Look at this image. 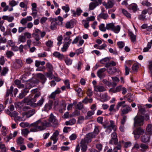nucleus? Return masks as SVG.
Returning a JSON list of instances; mask_svg holds the SVG:
<instances>
[{
    "mask_svg": "<svg viewBox=\"0 0 152 152\" xmlns=\"http://www.w3.org/2000/svg\"><path fill=\"white\" fill-rule=\"evenodd\" d=\"M51 126L50 123L46 121L40 119L37 121L31 124L30 126L37 127L39 131L45 129L47 127Z\"/></svg>",
    "mask_w": 152,
    "mask_h": 152,
    "instance_id": "nucleus-1",
    "label": "nucleus"
},
{
    "mask_svg": "<svg viewBox=\"0 0 152 152\" xmlns=\"http://www.w3.org/2000/svg\"><path fill=\"white\" fill-rule=\"evenodd\" d=\"M110 60V58L108 57H106L101 60L100 62L102 64H105V67L107 68L110 66H115L116 65V63L113 61L109 62Z\"/></svg>",
    "mask_w": 152,
    "mask_h": 152,
    "instance_id": "nucleus-2",
    "label": "nucleus"
},
{
    "mask_svg": "<svg viewBox=\"0 0 152 152\" xmlns=\"http://www.w3.org/2000/svg\"><path fill=\"white\" fill-rule=\"evenodd\" d=\"M134 127L141 126L143 124L144 119L142 117L136 116L134 118Z\"/></svg>",
    "mask_w": 152,
    "mask_h": 152,
    "instance_id": "nucleus-3",
    "label": "nucleus"
},
{
    "mask_svg": "<svg viewBox=\"0 0 152 152\" xmlns=\"http://www.w3.org/2000/svg\"><path fill=\"white\" fill-rule=\"evenodd\" d=\"M144 132V130L141 128L139 127L134 130L133 133L134 135L135 138L137 139L140 137V135L142 134Z\"/></svg>",
    "mask_w": 152,
    "mask_h": 152,
    "instance_id": "nucleus-4",
    "label": "nucleus"
},
{
    "mask_svg": "<svg viewBox=\"0 0 152 152\" xmlns=\"http://www.w3.org/2000/svg\"><path fill=\"white\" fill-rule=\"evenodd\" d=\"M36 101V100L34 98L31 99L30 97H28L24 98L23 102L25 103H27L28 105L34 107V105L36 104L34 103Z\"/></svg>",
    "mask_w": 152,
    "mask_h": 152,
    "instance_id": "nucleus-5",
    "label": "nucleus"
},
{
    "mask_svg": "<svg viewBox=\"0 0 152 152\" xmlns=\"http://www.w3.org/2000/svg\"><path fill=\"white\" fill-rule=\"evenodd\" d=\"M132 111V109L130 107L129 105H124L123 106V108L121 109V115H123L127 114L129 112Z\"/></svg>",
    "mask_w": 152,
    "mask_h": 152,
    "instance_id": "nucleus-6",
    "label": "nucleus"
},
{
    "mask_svg": "<svg viewBox=\"0 0 152 152\" xmlns=\"http://www.w3.org/2000/svg\"><path fill=\"white\" fill-rule=\"evenodd\" d=\"M96 135L94 133H89L86 134L84 139L82 140H84L86 142L88 143L90 142L91 141V139L94 137Z\"/></svg>",
    "mask_w": 152,
    "mask_h": 152,
    "instance_id": "nucleus-7",
    "label": "nucleus"
},
{
    "mask_svg": "<svg viewBox=\"0 0 152 152\" xmlns=\"http://www.w3.org/2000/svg\"><path fill=\"white\" fill-rule=\"evenodd\" d=\"M151 134L145 133L141 137V141L144 142H149L150 139V136Z\"/></svg>",
    "mask_w": 152,
    "mask_h": 152,
    "instance_id": "nucleus-8",
    "label": "nucleus"
},
{
    "mask_svg": "<svg viewBox=\"0 0 152 152\" xmlns=\"http://www.w3.org/2000/svg\"><path fill=\"white\" fill-rule=\"evenodd\" d=\"M117 137L116 134L115 132L113 133L111 136V139L110 140L109 143L111 144H114L116 145L118 141Z\"/></svg>",
    "mask_w": 152,
    "mask_h": 152,
    "instance_id": "nucleus-9",
    "label": "nucleus"
},
{
    "mask_svg": "<svg viewBox=\"0 0 152 152\" xmlns=\"http://www.w3.org/2000/svg\"><path fill=\"white\" fill-rule=\"evenodd\" d=\"M94 91L96 92H104L106 90V88L103 86H94Z\"/></svg>",
    "mask_w": 152,
    "mask_h": 152,
    "instance_id": "nucleus-10",
    "label": "nucleus"
},
{
    "mask_svg": "<svg viewBox=\"0 0 152 152\" xmlns=\"http://www.w3.org/2000/svg\"><path fill=\"white\" fill-rule=\"evenodd\" d=\"M75 22L74 20H71L67 22L65 24V27L67 28H72L75 24Z\"/></svg>",
    "mask_w": 152,
    "mask_h": 152,
    "instance_id": "nucleus-11",
    "label": "nucleus"
},
{
    "mask_svg": "<svg viewBox=\"0 0 152 152\" xmlns=\"http://www.w3.org/2000/svg\"><path fill=\"white\" fill-rule=\"evenodd\" d=\"M61 92L60 88H58L55 91L53 92L48 96L49 98L54 99L56 94H59Z\"/></svg>",
    "mask_w": 152,
    "mask_h": 152,
    "instance_id": "nucleus-12",
    "label": "nucleus"
},
{
    "mask_svg": "<svg viewBox=\"0 0 152 152\" xmlns=\"http://www.w3.org/2000/svg\"><path fill=\"white\" fill-rule=\"evenodd\" d=\"M49 121L54 125H56L57 124L58 122L53 115L51 113L50 115Z\"/></svg>",
    "mask_w": 152,
    "mask_h": 152,
    "instance_id": "nucleus-13",
    "label": "nucleus"
},
{
    "mask_svg": "<svg viewBox=\"0 0 152 152\" xmlns=\"http://www.w3.org/2000/svg\"><path fill=\"white\" fill-rule=\"evenodd\" d=\"M59 134V132L57 130H56L53 133V136L50 137V139L53 141V143H56L58 140L57 137Z\"/></svg>",
    "mask_w": 152,
    "mask_h": 152,
    "instance_id": "nucleus-14",
    "label": "nucleus"
},
{
    "mask_svg": "<svg viewBox=\"0 0 152 152\" xmlns=\"http://www.w3.org/2000/svg\"><path fill=\"white\" fill-rule=\"evenodd\" d=\"M109 16L107 14L104 13V12H101L100 13L97 17L98 20L103 19L104 20H107L108 19Z\"/></svg>",
    "mask_w": 152,
    "mask_h": 152,
    "instance_id": "nucleus-15",
    "label": "nucleus"
},
{
    "mask_svg": "<svg viewBox=\"0 0 152 152\" xmlns=\"http://www.w3.org/2000/svg\"><path fill=\"white\" fill-rule=\"evenodd\" d=\"M137 106L138 109V114L141 115H144L145 112V108L143 107L140 104H138Z\"/></svg>",
    "mask_w": 152,
    "mask_h": 152,
    "instance_id": "nucleus-16",
    "label": "nucleus"
},
{
    "mask_svg": "<svg viewBox=\"0 0 152 152\" xmlns=\"http://www.w3.org/2000/svg\"><path fill=\"white\" fill-rule=\"evenodd\" d=\"M99 3L97 1H93L91 2L89 5V10H92L96 7L99 5Z\"/></svg>",
    "mask_w": 152,
    "mask_h": 152,
    "instance_id": "nucleus-17",
    "label": "nucleus"
},
{
    "mask_svg": "<svg viewBox=\"0 0 152 152\" xmlns=\"http://www.w3.org/2000/svg\"><path fill=\"white\" fill-rule=\"evenodd\" d=\"M52 104L53 102L52 101L49 102L45 105L44 110L47 112L51 108Z\"/></svg>",
    "mask_w": 152,
    "mask_h": 152,
    "instance_id": "nucleus-18",
    "label": "nucleus"
},
{
    "mask_svg": "<svg viewBox=\"0 0 152 152\" xmlns=\"http://www.w3.org/2000/svg\"><path fill=\"white\" fill-rule=\"evenodd\" d=\"M35 111L34 109H30L26 112L25 115L28 118H29L32 116L35 113Z\"/></svg>",
    "mask_w": 152,
    "mask_h": 152,
    "instance_id": "nucleus-19",
    "label": "nucleus"
},
{
    "mask_svg": "<svg viewBox=\"0 0 152 152\" xmlns=\"http://www.w3.org/2000/svg\"><path fill=\"white\" fill-rule=\"evenodd\" d=\"M37 76L38 78L40 79L42 83H44L46 80V78L45 76L41 73H38L37 74Z\"/></svg>",
    "mask_w": 152,
    "mask_h": 152,
    "instance_id": "nucleus-20",
    "label": "nucleus"
},
{
    "mask_svg": "<svg viewBox=\"0 0 152 152\" xmlns=\"http://www.w3.org/2000/svg\"><path fill=\"white\" fill-rule=\"evenodd\" d=\"M87 143L84 140H81L80 142V147L81 148V150L83 151H85L87 149Z\"/></svg>",
    "mask_w": 152,
    "mask_h": 152,
    "instance_id": "nucleus-21",
    "label": "nucleus"
},
{
    "mask_svg": "<svg viewBox=\"0 0 152 152\" xmlns=\"http://www.w3.org/2000/svg\"><path fill=\"white\" fill-rule=\"evenodd\" d=\"M101 101L102 102H105L108 101L109 99V97L106 93H104L102 95L100 96Z\"/></svg>",
    "mask_w": 152,
    "mask_h": 152,
    "instance_id": "nucleus-22",
    "label": "nucleus"
},
{
    "mask_svg": "<svg viewBox=\"0 0 152 152\" xmlns=\"http://www.w3.org/2000/svg\"><path fill=\"white\" fill-rule=\"evenodd\" d=\"M106 69L103 68L99 69L97 72V75L99 77L101 78L103 76V73L106 71Z\"/></svg>",
    "mask_w": 152,
    "mask_h": 152,
    "instance_id": "nucleus-23",
    "label": "nucleus"
},
{
    "mask_svg": "<svg viewBox=\"0 0 152 152\" xmlns=\"http://www.w3.org/2000/svg\"><path fill=\"white\" fill-rule=\"evenodd\" d=\"M71 42V40L68 42H65L64 45L63 47L61 48V51L64 52L66 51Z\"/></svg>",
    "mask_w": 152,
    "mask_h": 152,
    "instance_id": "nucleus-24",
    "label": "nucleus"
},
{
    "mask_svg": "<svg viewBox=\"0 0 152 152\" xmlns=\"http://www.w3.org/2000/svg\"><path fill=\"white\" fill-rule=\"evenodd\" d=\"M103 4L107 9L112 8L113 6V4L112 1H109L107 3H104Z\"/></svg>",
    "mask_w": 152,
    "mask_h": 152,
    "instance_id": "nucleus-25",
    "label": "nucleus"
},
{
    "mask_svg": "<svg viewBox=\"0 0 152 152\" xmlns=\"http://www.w3.org/2000/svg\"><path fill=\"white\" fill-rule=\"evenodd\" d=\"M111 66L108 67L109 68L107 69V72L110 75H113L116 72L117 70L115 67H112Z\"/></svg>",
    "mask_w": 152,
    "mask_h": 152,
    "instance_id": "nucleus-26",
    "label": "nucleus"
},
{
    "mask_svg": "<svg viewBox=\"0 0 152 152\" xmlns=\"http://www.w3.org/2000/svg\"><path fill=\"white\" fill-rule=\"evenodd\" d=\"M2 19L4 20H7L9 22H12L14 20V18L13 16L4 15L2 17Z\"/></svg>",
    "mask_w": 152,
    "mask_h": 152,
    "instance_id": "nucleus-27",
    "label": "nucleus"
},
{
    "mask_svg": "<svg viewBox=\"0 0 152 152\" xmlns=\"http://www.w3.org/2000/svg\"><path fill=\"white\" fill-rule=\"evenodd\" d=\"M28 92V89H24L21 93L18 96L19 98L20 99H22Z\"/></svg>",
    "mask_w": 152,
    "mask_h": 152,
    "instance_id": "nucleus-28",
    "label": "nucleus"
},
{
    "mask_svg": "<svg viewBox=\"0 0 152 152\" xmlns=\"http://www.w3.org/2000/svg\"><path fill=\"white\" fill-rule=\"evenodd\" d=\"M82 12V10L80 8H77V9L76 12L74 10L72 11L73 16L74 17L76 16V15L78 16L80 15Z\"/></svg>",
    "mask_w": 152,
    "mask_h": 152,
    "instance_id": "nucleus-29",
    "label": "nucleus"
},
{
    "mask_svg": "<svg viewBox=\"0 0 152 152\" xmlns=\"http://www.w3.org/2000/svg\"><path fill=\"white\" fill-rule=\"evenodd\" d=\"M128 9H132L134 12H135L137 10V5L135 4H132L129 6Z\"/></svg>",
    "mask_w": 152,
    "mask_h": 152,
    "instance_id": "nucleus-30",
    "label": "nucleus"
},
{
    "mask_svg": "<svg viewBox=\"0 0 152 152\" xmlns=\"http://www.w3.org/2000/svg\"><path fill=\"white\" fill-rule=\"evenodd\" d=\"M53 55L55 57L58 58L59 59L61 60L64 58L62 54H61L59 52H55L53 53Z\"/></svg>",
    "mask_w": 152,
    "mask_h": 152,
    "instance_id": "nucleus-31",
    "label": "nucleus"
},
{
    "mask_svg": "<svg viewBox=\"0 0 152 152\" xmlns=\"http://www.w3.org/2000/svg\"><path fill=\"white\" fill-rule=\"evenodd\" d=\"M26 41L25 37L22 35H20L18 37V42L19 43L21 42L23 43Z\"/></svg>",
    "mask_w": 152,
    "mask_h": 152,
    "instance_id": "nucleus-32",
    "label": "nucleus"
},
{
    "mask_svg": "<svg viewBox=\"0 0 152 152\" xmlns=\"http://www.w3.org/2000/svg\"><path fill=\"white\" fill-rule=\"evenodd\" d=\"M13 88L12 86H11L10 89L7 91V93L6 94V97H8L10 95H11L12 96H13V94L12 93Z\"/></svg>",
    "mask_w": 152,
    "mask_h": 152,
    "instance_id": "nucleus-33",
    "label": "nucleus"
},
{
    "mask_svg": "<svg viewBox=\"0 0 152 152\" xmlns=\"http://www.w3.org/2000/svg\"><path fill=\"white\" fill-rule=\"evenodd\" d=\"M94 113V111H88L87 113V115L85 117V119L87 120L91 118V116L93 115Z\"/></svg>",
    "mask_w": 152,
    "mask_h": 152,
    "instance_id": "nucleus-34",
    "label": "nucleus"
},
{
    "mask_svg": "<svg viewBox=\"0 0 152 152\" xmlns=\"http://www.w3.org/2000/svg\"><path fill=\"white\" fill-rule=\"evenodd\" d=\"M76 120L74 118H72L69 121H66L65 122L66 125H72L75 124Z\"/></svg>",
    "mask_w": 152,
    "mask_h": 152,
    "instance_id": "nucleus-35",
    "label": "nucleus"
},
{
    "mask_svg": "<svg viewBox=\"0 0 152 152\" xmlns=\"http://www.w3.org/2000/svg\"><path fill=\"white\" fill-rule=\"evenodd\" d=\"M44 101V99L43 98H42L38 101L37 103L34 105V107L41 106L43 104Z\"/></svg>",
    "mask_w": 152,
    "mask_h": 152,
    "instance_id": "nucleus-36",
    "label": "nucleus"
},
{
    "mask_svg": "<svg viewBox=\"0 0 152 152\" xmlns=\"http://www.w3.org/2000/svg\"><path fill=\"white\" fill-rule=\"evenodd\" d=\"M110 122V125H107V126L111 128L112 129H113L114 131H115L116 130L117 126L115 125L114 121L111 120Z\"/></svg>",
    "mask_w": 152,
    "mask_h": 152,
    "instance_id": "nucleus-37",
    "label": "nucleus"
},
{
    "mask_svg": "<svg viewBox=\"0 0 152 152\" xmlns=\"http://www.w3.org/2000/svg\"><path fill=\"white\" fill-rule=\"evenodd\" d=\"M152 125L151 124H149L147 126L146 129L148 134H151L152 133Z\"/></svg>",
    "mask_w": 152,
    "mask_h": 152,
    "instance_id": "nucleus-38",
    "label": "nucleus"
},
{
    "mask_svg": "<svg viewBox=\"0 0 152 152\" xmlns=\"http://www.w3.org/2000/svg\"><path fill=\"white\" fill-rule=\"evenodd\" d=\"M7 129L5 126H2L1 129V134L3 136H5L7 133Z\"/></svg>",
    "mask_w": 152,
    "mask_h": 152,
    "instance_id": "nucleus-39",
    "label": "nucleus"
},
{
    "mask_svg": "<svg viewBox=\"0 0 152 152\" xmlns=\"http://www.w3.org/2000/svg\"><path fill=\"white\" fill-rule=\"evenodd\" d=\"M129 34L130 37L131 41L132 42H134L136 40V36L132 32L129 31Z\"/></svg>",
    "mask_w": 152,
    "mask_h": 152,
    "instance_id": "nucleus-40",
    "label": "nucleus"
},
{
    "mask_svg": "<svg viewBox=\"0 0 152 152\" xmlns=\"http://www.w3.org/2000/svg\"><path fill=\"white\" fill-rule=\"evenodd\" d=\"M14 83L17 85L18 87L19 88H23L24 85L21 83L20 81L18 80H15Z\"/></svg>",
    "mask_w": 152,
    "mask_h": 152,
    "instance_id": "nucleus-41",
    "label": "nucleus"
},
{
    "mask_svg": "<svg viewBox=\"0 0 152 152\" xmlns=\"http://www.w3.org/2000/svg\"><path fill=\"white\" fill-rule=\"evenodd\" d=\"M112 78L114 82L112 85L113 86H116L117 83L119 81V80L118 77H112Z\"/></svg>",
    "mask_w": 152,
    "mask_h": 152,
    "instance_id": "nucleus-42",
    "label": "nucleus"
},
{
    "mask_svg": "<svg viewBox=\"0 0 152 152\" xmlns=\"http://www.w3.org/2000/svg\"><path fill=\"white\" fill-rule=\"evenodd\" d=\"M17 144L18 145H21L22 144L24 143V139L21 137H20L17 140Z\"/></svg>",
    "mask_w": 152,
    "mask_h": 152,
    "instance_id": "nucleus-43",
    "label": "nucleus"
},
{
    "mask_svg": "<svg viewBox=\"0 0 152 152\" xmlns=\"http://www.w3.org/2000/svg\"><path fill=\"white\" fill-rule=\"evenodd\" d=\"M46 68L48 72H53V67L52 65L49 63L46 64Z\"/></svg>",
    "mask_w": 152,
    "mask_h": 152,
    "instance_id": "nucleus-44",
    "label": "nucleus"
},
{
    "mask_svg": "<svg viewBox=\"0 0 152 152\" xmlns=\"http://www.w3.org/2000/svg\"><path fill=\"white\" fill-rule=\"evenodd\" d=\"M122 12L123 14L128 18H131V15L128 12L124 9L122 10Z\"/></svg>",
    "mask_w": 152,
    "mask_h": 152,
    "instance_id": "nucleus-45",
    "label": "nucleus"
},
{
    "mask_svg": "<svg viewBox=\"0 0 152 152\" xmlns=\"http://www.w3.org/2000/svg\"><path fill=\"white\" fill-rule=\"evenodd\" d=\"M18 3V1L16 2L15 0H11L9 2V4L12 7H14L17 5Z\"/></svg>",
    "mask_w": 152,
    "mask_h": 152,
    "instance_id": "nucleus-46",
    "label": "nucleus"
},
{
    "mask_svg": "<svg viewBox=\"0 0 152 152\" xmlns=\"http://www.w3.org/2000/svg\"><path fill=\"white\" fill-rule=\"evenodd\" d=\"M57 24L55 22H51L50 28L52 30H55L56 28Z\"/></svg>",
    "mask_w": 152,
    "mask_h": 152,
    "instance_id": "nucleus-47",
    "label": "nucleus"
},
{
    "mask_svg": "<svg viewBox=\"0 0 152 152\" xmlns=\"http://www.w3.org/2000/svg\"><path fill=\"white\" fill-rule=\"evenodd\" d=\"M114 24L113 23H110L106 24V28L107 29H113L114 26Z\"/></svg>",
    "mask_w": 152,
    "mask_h": 152,
    "instance_id": "nucleus-48",
    "label": "nucleus"
},
{
    "mask_svg": "<svg viewBox=\"0 0 152 152\" xmlns=\"http://www.w3.org/2000/svg\"><path fill=\"white\" fill-rule=\"evenodd\" d=\"M8 70V68L6 67H4L3 69L2 72L1 73V76H4L7 73Z\"/></svg>",
    "mask_w": 152,
    "mask_h": 152,
    "instance_id": "nucleus-49",
    "label": "nucleus"
},
{
    "mask_svg": "<svg viewBox=\"0 0 152 152\" xmlns=\"http://www.w3.org/2000/svg\"><path fill=\"white\" fill-rule=\"evenodd\" d=\"M115 33H118L120 31V27L119 26H117L115 27L114 26L112 29Z\"/></svg>",
    "mask_w": 152,
    "mask_h": 152,
    "instance_id": "nucleus-50",
    "label": "nucleus"
},
{
    "mask_svg": "<svg viewBox=\"0 0 152 152\" xmlns=\"http://www.w3.org/2000/svg\"><path fill=\"white\" fill-rule=\"evenodd\" d=\"M52 72H48L46 73L45 75L47 77H49L50 79H52L54 77Z\"/></svg>",
    "mask_w": 152,
    "mask_h": 152,
    "instance_id": "nucleus-51",
    "label": "nucleus"
},
{
    "mask_svg": "<svg viewBox=\"0 0 152 152\" xmlns=\"http://www.w3.org/2000/svg\"><path fill=\"white\" fill-rule=\"evenodd\" d=\"M146 89L149 91H152V83H149L146 85Z\"/></svg>",
    "mask_w": 152,
    "mask_h": 152,
    "instance_id": "nucleus-52",
    "label": "nucleus"
},
{
    "mask_svg": "<svg viewBox=\"0 0 152 152\" xmlns=\"http://www.w3.org/2000/svg\"><path fill=\"white\" fill-rule=\"evenodd\" d=\"M125 101L121 102H118L117 105H116V108L117 110H118L119 108L121 106H123L124 105V104L125 103Z\"/></svg>",
    "mask_w": 152,
    "mask_h": 152,
    "instance_id": "nucleus-53",
    "label": "nucleus"
},
{
    "mask_svg": "<svg viewBox=\"0 0 152 152\" xmlns=\"http://www.w3.org/2000/svg\"><path fill=\"white\" fill-rule=\"evenodd\" d=\"M140 148L143 149L144 151L147 150L148 148V145H146L142 143L140 145Z\"/></svg>",
    "mask_w": 152,
    "mask_h": 152,
    "instance_id": "nucleus-54",
    "label": "nucleus"
},
{
    "mask_svg": "<svg viewBox=\"0 0 152 152\" xmlns=\"http://www.w3.org/2000/svg\"><path fill=\"white\" fill-rule=\"evenodd\" d=\"M60 108L63 109L64 110H65L66 109V104H65V101L64 100H62L61 103V105L60 106Z\"/></svg>",
    "mask_w": 152,
    "mask_h": 152,
    "instance_id": "nucleus-55",
    "label": "nucleus"
},
{
    "mask_svg": "<svg viewBox=\"0 0 152 152\" xmlns=\"http://www.w3.org/2000/svg\"><path fill=\"white\" fill-rule=\"evenodd\" d=\"M75 91L77 93L78 95L79 96H81L82 95V93L81 92L82 91V89L79 88H77L75 89Z\"/></svg>",
    "mask_w": 152,
    "mask_h": 152,
    "instance_id": "nucleus-56",
    "label": "nucleus"
},
{
    "mask_svg": "<svg viewBox=\"0 0 152 152\" xmlns=\"http://www.w3.org/2000/svg\"><path fill=\"white\" fill-rule=\"evenodd\" d=\"M7 57L10 58L14 55V53L12 51H7L6 53Z\"/></svg>",
    "mask_w": 152,
    "mask_h": 152,
    "instance_id": "nucleus-57",
    "label": "nucleus"
},
{
    "mask_svg": "<svg viewBox=\"0 0 152 152\" xmlns=\"http://www.w3.org/2000/svg\"><path fill=\"white\" fill-rule=\"evenodd\" d=\"M53 42L51 40H49L45 43L46 45L48 47H52L53 46Z\"/></svg>",
    "mask_w": 152,
    "mask_h": 152,
    "instance_id": "nucleus-58",
    "label": "nucleus"
},
{
    "mask_svg": "<svg viewBox=\"0 0 152 152\" xmlns=\"http://www.w3.org/2000/svg\"><path fill=\"white\" fill-rule=\"evenodd\" d=\"M141 4L143 5L146 6L148 7L150 6L151 5V3L147 0L142 1Z\"/></svg>",
    "mask_w": 152,
    "mask_h": 152,
    "instance_id": "nucleus-59",
    "label": "nucleus"
},
{
    "mask_svg": "<svg viewBox=\"0 0 152 152\" xmlns=\"http://www.w3.org/2000/svg\"><path fill=\"white\" fill-rule=\"evenodd\" d=\"M104 128H106V132L108 133H110L112 130V128L109 126H108L106 124L104 125Z\"/></svg>",
    "mask_w": 152,
    "mask_h": 152,
    "instance_id": "nucleus-60",
    "label": "nucleus"
},
{
    "mask_svg": "<svg viewBox=\"0 0 152 152\" xmlns=\"http://www.w3.org/2000/svg\"><path fill=\"white\" fill-rule=\"evenodd\" d=\"M27 3V2L26 1H25L24 2H21L20 3L19 6L20 7L22 8H24L27 7L26 4Z\"/></svg>",
    "mask_w": 152,
    "mask_h": 152,
    "instance_id": "nucleus-61",
    "label": "nucleus"
},
{
    "mask_svg": "<svg viewBox=\"0 0 152 152\" xmlns=\"http://www.w3.org/2000/svg\"><path fill=\"white\" fill-rule=\"evenodd\" d=\"M29 132V131L27 129H23L22 130V133L25 136H27Z\"/></svg>",
    "mask_w": 152,
    "mask_h": 152,
    "instance_id": "nucleus-62",
    "label": "nucleus"
},
{
    "mask_svg": "<svg viewBox=\"0 0 152 152\" xmlns=\"http://www.w3.org/2000/svg\"><path fill=\"white\" fill-rule=\"evenodd\" d=\"M62 8L66 12H68L69 10V8L67 5H66L65 6H63Z\"/></svg>",
    "mask_w": 152,
    "mask_h": 152,
    "instance_id": "nucleus-63",
    "label": "nucleus"
},
{
    "mask_svg": "<svg viewBox=\"0 0 152 152\" xmlns=\"http://www.w3.org/2000/svg\"><path fill=\"white\" fill-rule=\"evenodd\" d=\"M76 54L77 56H78L79 54L82 53L83 52V50L81 48L76 50H75Z\"/></svg>",
    "mask_w": 152,
    "mask_h": 152,
    "instance_id": "nucleus-64",
    "label": "nucleus"
}]
</instances>
